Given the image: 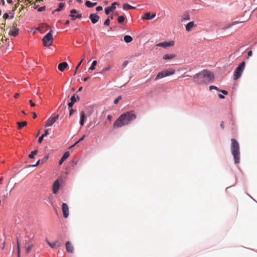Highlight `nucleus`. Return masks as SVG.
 Listing matches in <instances>:
<instances>
[{"label": "nucleus", "instance_id": "1", "mask_svg": "<svg viewBox=\"0 0 257 257\" xmlns=\"http://www.w3.org/2000/svg\"><path fill=\"white\" fill-rule=\"evenodd\" d=\"M136 118V115L133 111H130L121 114L114 121L113 127H120L123 125H127L130 122Z\"/></svg>", "mask_w": 257, "mask_h": 257}, {"label": "nucleus", "instance_id": "2", "mask_svg": "<svg viewBox=\"0 0 257 257\" xmlns=\"http://www.w3.org/2000/svg\"><path fill=\"white\" fill-rule=\"evenodd\" d=\"M194 81L198 84L212 82L214 79V74L211 71L204 70L193 76Z\"/></svg>", "mask_w": 257, "mask_h": 257}, {"label": "nucleus", "instance_id": "3", "mask_svg": "<svg viewBox=\"0 0 257 257\" xmlns=\"http://www.w3.org/2000/svg\"><path fill=\"white\" fill-rule=\"evenodd\" d=\"M231 154L233 156L235 164H238L240 160L239 145L237 141L234 139H231Z\"/></svg>", "mask_w": 257, "mask_h": 257}, {"label": "nucleus", "instance_id": "4", "mask_svg": "<svg viewBox=\"0 0 257 257\" xmlns=\"http://www.w3.org/2000/svg\"><path fill=\"white\" fill-rule=\"evenodd\" d=\"M175 69L174 68H169L165 69L159 72L155 78V80L157 81L160 79L174 74L175 73Z\"/></svg>", "mask_w": 257, "mask_h": 257}, {"label": "nucleus", "instance_id": "5", "mask_svg": "<svg viewBox=\"0 0 257 257\" xmlns=\"http://www.w3.org/2000/svg\"><path fill=\"white\" fill-rule=\"evenodd\" d=\"M245 65V62L243 61L236 68L233 74V78L234 80H237L241 76L244 69Z\"/></svg>", "mask_w": 257, "mask_h": 257}, {"label": "nucleus", "instance_id": "6", "mask_svg": "<svg viewBox=\"0 0 257 257\" xmlns=\"http://www.w3.org/2000/svg\"><path fill=\"white\" fill-rule=\"evenodd\" d=\"M52 30H51L42 39L43 43L44 46L49 47L52 45L53 42Z\"/></svg>", "mask_w": 257, "mask_h": 257}, {"label": "nucleus", "instance_id": "7", "mask_svg": "<svg viewBox=\"0 0 257 257\" xmlns=\"http://www.w3.org/2000/svg\"><path fill=\"white\" fill-rule=\"evenodd\" d=\"M59 117V114H57L53 117L49 118L46 122V124H45V127H48L52 126L56 121L58 119Z\"/></svg>", "mask_w": 257, "mask_h": 257}, {"label": "nucleus", "instance_id": "8", "mask_svg": "<svg viewBox=\"0 0 257 257\" xmlns=\"http://www.w3.org/2000/svg\"><path fill=\"white\" fill-rule=\"evenodd\" d=\"M17 26V23L14 22L13 24V29L11 30L9 32V34L11 36L16 37L19 34V29L16 28Z\"/></svg>", "mask_w": 257, "mask_h": 257}, {"label": "nucleus", "instance_id": "9", "mask_svg": "<svg viewBox=\"0 0 257 257\" xmlns=\"http://www.w3.org/2000/svg\"><path fill=\"white\" fill-rule=\"evenodd\" d=\"M175 42L173 41H171L170 42H163L159 43L157 44V46L158 47H162L163 48H167L169 47H172L174 45Z\"/></svg>", "mask_w": 257, "mask_h": 257}, {"label": "nucleus", "instance_id": "10", "mask_svg": "<svg viewBox=\"0 0 257 257\" xmlns=\"http://www.w3.org/2000/svg\"><path fill=\"white\" fill-rule=\"evenodd\" d=\"M62 209L64 217L67 218L69 216V207L68 205L65 203H63L62 204Z\"/></svg>", "mask_w": 257, "mask_h": 257}, {"label": "nucleus", "instance_id": "11", "mask_svg": "<svg viewBox=\"0 0 257 257\" xmlns=\"http://www.w3.org/2000/svg\"><path fill=\"white\" fill-rule=\"evenodd\" d=\"M70 12V15H69V17L71 18L72 20H75L77 18H82L81 14H78L76 16L73 15V14H76L78 12V11L75 9L71 10Z\"/></svg>", "mask_w": 257, "mask_h": 257}, {"label": "nucleus", "instance_id": "12", "mask_svg": "<svg viewBox=\"0 0 257 257\" xmlns=\"http://www.w3.org/2000/svg\"><path fill=\"white\" fill-rule=\"evenodd\" d=\"M60 188V184L58 180H56L53 185V193L57 194Z\"/></svg>", "mask_w": 257, "mask_h": 257}, {"label": "nucleus", "instance_id": "13", "mask_svg": "<svg viewBox=\"0 0 257 257\" xmlns=\"http://www.w3.org/2000/svg\"><path fill=\"white\" fill-rule=\"evenodd\" d=\"M89 19L93 24H95L98 21L99 17L96 14H92L89 16Z\"/></svg>", "mask_w": 257, "mask_h": 257}, {"label": "nucleus", "instance_id": "14", "mask_svg": "<svg viewBox=\"0 0 257 257\" xmlns=\"http://www.w3.org/2000/svg\"><path fill=\"white\" fill-rule=\"evenodd\" d=\"M66 249L68 252L73 253L74 247L72 244L70 242V241H68L65 243Z\"/></svg>", "mask_w": 257, "mask_h": 257}, {"label": "nucleus", "instance_id": "15", "mask_svg": "<svg viewBox=\"0 0 257 257\" xmlns=\"http://www.w3.org/2000/svg\"><path fill=\"white\" fill-rule=\"evenodd\" d=\"M48 244L52 248H55L56 247H60L61 246V242L59 240H56L54 242H50L48 240H47Z\"/></svg>", "mask_w": 257, "mask_h": 257}, {"label": "nucleus", "instance_id": "16", "mask_svg": "<svg viewBox=\"0 0 257 257\" xmlns=\"http://www.w3.org/2000/svg\"><path fill=\"white\" fill-rule=\"evenodd\" d=\"M70 154L68 151L66 152L63 156L62 157L61 159L59 161V165H62L63 162L66 160L69 157Z\"/></svg>", "mask_w": 257, "mask_h": 257}, {"label": "nucleus", "instance_id": "17", "mask_svg": "<svg viewBox=\"0 0 257 257\" xmlns=\"http://www.w3.org/2000/svg\"><path fill=\"white\" fill-rule=\"evenodd\" d=\"M68 66V64L66 62H63L60 63L58 66V69L61 71H63L65 68Z\"/></svg>", "mask_w": 257, "mask_h": 257}, {"label": "nucleus", "instance_id": "18", "mask_svg": "<svg viewBox=\"0 0 257 257\" xmlns=\"http://www.w3.org/2000/svg\"><path fill=\"white\" fill-rule=\"evenodd\" d=\"M176 57L174 54H166L163 56V59L165 60H170Z\"/></svg>", "mask_w": 257, "mask_h": 257}, {"label": "nucleus", "instance_id": "19", "mask_svg": "<svg viewBox=\"0 0 257 257\" xmlns=\"http://www.w3.org/2000/svg\"><path fill=\"white\" fill-rule=\"evenodd\" d=\"M116 9V7L111 5L110 7H108L105 9V13L106 15H108L111 12H113Z\"/></svg>", "mask_w": 257, "mask_h": 257}, {"label": "nucleus", "instance_id": "20", "mask_svg": "<svg viewBox=\"0 0 257 257\" xmlns=\"http://www.w3.org/2000/svg\"><path fill=\"white\" fill-rule=\"evenodd\" d=\"M85 118V114L83 111H81L80 112V124L81 125H84V120Z\"/></svg>", "mask_w": 257, "mask_h": 257}, {"label": "nucleus", "instance_id": "21", "mask_svg": "<svg viewBox=\"0 0 257 257\" xmlns=\"http://www.w3.org/2000/svg\"><path fill=\"white\" fill-rule=\"evenodd\" d=\"M155 16H156V14H153L151 17L150 13H147L145 14L144 16L142 18V19H146V20H151V19H153V18H154L155 17Z\"/></svg>", "mask_w": 257, "mask_h": 257}, {"label": "nucleus", "instance_id": "22", "mask_svg": "<svg viewBox=\"0 0 257 257\" xmlns=\"http://www.w3.org/2000/svg\"><path fill=\"white\" fill-rule=\"evenodd\" d=\"M17 241V255L18 257H21V251H20V243L18 237L16 238Z\"/></svg>", "mask_w": 257, "mask_h": 257}, {"label": "nucleus", "instance_id": "23", "mask_svg": "<svg viewBox=\"0 0 257 257\" xmlns=\"http://www.w3.org/2000/svg\"><path fill=\"white\" fill-rule=\"evenodd\" d=\"M194 26L195 25L193 22L188 23L186 26V30L187 31H190Z\"/></svg>", "mask_w": 257, "mask_h": 257}, {"label": "nucleus", "instance_id": "24", "mask_svg": "<svg viewBox=\"0 0 257 257\" xmlns=\"http://www.w3.org/2000/svg\"><path fill=\"white\" fill-rule=\"evenodd\" d=\"M17 123L18 125V129L21 130L23 127L26 126L27 124L26 121H23L21 122H17Z\"/></svg>", "mask_w": 257, "mask_h": 257}, {"label": "nucleus", "instance_id": "25", "mask_svg": "<svg viewBox=\"0 0 257 257\" xmlns=\"http://www.w3.org/2000/svg\"><path fill=\"white\" fill-rule=\"evenodd\" d=\"M97 5V3H91L90 1H86L85 2V6L88 8H92Z\"/></svg>", "mask_w": 257, "mask_h": 257}, {"label": "nucleus", "instance_id": "26", "mask_svg": "<svg viewBox=\"0 0 257 257\" xmlns=\"http://www.w3.org/2000/svg\"><path fill=\"white\" fill-rule=\"evenodd\" d=\"M123 40L125 42L128 43L131 42L133 41V38L129 35H125L123 38Z\"/></svg>", "mask_w": 257, "mask_h": 257}, {"label": "nucleus", "instance_id": "27", "mask_svg": "<svg viewBox=\"0 0 257 257\" xmlns=\"http://www.w3.org/2000/svg\"><path fill=\"white\" fill-rule=\"evenodd\" d=\"M135 7H133L128 4H124L123 5V9L124 10H127L130 9H135Z\"/></svg>", "mask_w": 257, "mask_h": 257}, {"label": "nucleus", "instance_id": "28", "mask_svg": "<svg viewBox=\"0 0 257 257\" xmlns=\"http://www.w3.org/2000/svg\"><path fill=\"white\" fill-rule=\"evenodd\" d=\"M111 67V65L109 64L107 66L103 68V69L100 72V73L104 74L106 71L109 70Z\"/></svg>", "mask_w": 257, "mask_h": 257}, {"label": "nucleus", "instance_id": "29", "mask_svg": "<svg viewBox=\"0 0 257 257\" xmlns=\"http://www.w3.org/2000/svg\"><path fill=\"white\" fill-rule=\"evenodd\" d=\"M34 247L33 244H31L28 246L25 247L26 249V254L29 253V252L31 251L32 248Z\"/></svg>", "mask_w": 257, "mask_h": 257}, {"label": "nucleus", "instance_id": "30", "mask_svg": "<svg viewBox=\"0 0 257 257\" xmlns=\"http://www.w3.org/2000/svg\"><path fill=\"white\" fill-rule=\"evenodd\" d=\"M48 27V25H47L46 24H42L39 27V30L41 33H43L44 31H43V29H45Z\"/></svg>", "mask_w": 257, "mask_h": 257}, {"label": "nucleus", "instance_id": "31", "mask_svg": "<svg viewBox=\"0 0 257 257\" xmlns=\"http://www.w3.org/2000/svg\"><path fill=\"white\" fill-rule=\"evenodd\" d=\"M97 62L96 60H94L92 62L91 66L89 68V70H93L95 69V66L96 65Z\"/></svg>", "mask_w": 257, "mask_h": 257}, {"label": "nucleus", "instance_id": "32", "mask_svg": "<svg viewBox=\"0 0 257 257\" xmlns=\"http://www.w3.org/2000/svg\"><path fill=\"white\" fill-rule=\"evenodd\" d=\"M38 153V150H35L34 151L31 152V154L29 155V157L30 158H34V156L37 155Z\"/></svg>", "mask_w": 257, "mask_h": 257}, {"label": "nucleus", "instance_id": "33", "mask_svg": "<svg viewBox=\"0 0 257 257\" xmlns=\"http://www.w3.org/2000/svg\"><path fill=\"white\" fill-rule=\"evenodd\" d=\"M124 17L123 16H119L117 18V21L119 23H122L124 21Z\"/></svg>", "mask_w": 257, "mask_h": 257}, {"label": "nucleus", "instance_id": "34", "mask_svg": "<svg viewBox=\"0 0 257 257\" xmlns=\"http://www.w3.org/2000/svg\"><path fill=\"white\" fill-rule=\"evenodd\" d=\"M70 99L71 101L75 103L77 101V99H79V97L78 96H77V98H76L75 94H74L72 96H71Z\"/></svg>", "mask_w": 257, "mask_h": 257}, {"label": "nucleus", "instance_id": "35", "mask_svg": "<svg viewBox=\"0 0 257 257\" xmlns=\"http://www.w3.org/2000/svg\"><path fill=\"white\" fill-rule=\"evenodd\" d=\"M64 7V4L63 3H60L59 5L58 8L55 10V11L59 12Z\"/></svg>", "mask_w": 257, "mask_h": 257}, {"label": "nucleus", "instance_id": "36", "mask_svg": "<svg viewBox=\"0 0 257 257\" xmlns=\"http://www.w3.org/2000/svg\"><path fill=\"white\" fill-rule=\"evenodd\" d=\"M85 136L83 135L77 142H76L73 146L71 147V148L75 146L76 144L80 142L81 141H83L84 139L85 138Z\"/></svg>", "mask_w": 257, "mask_h": 257}, {"label": "nucleus", "instance_id": "37", "mask_svg": "<svg viewBox=\"0 0 257 257\" xmlns=\"http://www.w3.org/2000/svg\"><path fill=\"white\" fill-rule=\"evenodd\" d=\"M190 19V17L188 14H187L185 15L182 18V21H186V20H189Z\"/></svg>", "mask_w": 257, "mask_h": 257}, {"label": "nucleus", "instance_id": "38", "mask_svg": "<svg viewBox=\"0 0 257 257\" xmlns=\"http://www.w3.org/2000/svg\"><path fill=\"white\" fill-rule=\"evenodd\" d=\"M122 97L121 96H118L117 98H116L114 100V103L115 104H116L118 103V101L119 100H120L121 99Z\"/></svg>", "mask_w": 257, "mask_h": 257}, {"label": "nucleus", "instance_id": "39", "mask_svg": "<svg viewBox=\"0 0 257 257\" xmlns=\"http://www.w3.org/2000/svg\"><path fill=\"white\" fill-rule=\"evenodd\" d=\"M209 89H210V90H212V89H215V90H219L218 88L216 86H213V85L210 86H209Z\"/></svg>", "mask_w": 257, "mask_h": 257}, {"label": "nucleus", "instance_id": "40", "mask_svg": "<svg viewBox=\"0 0 257 257\" xmlns=\"http://www.w3.org/2000/svg\"><path fill=\"white\" fill-rule=\"evenodd\" d=\"M110 24V20L109 18H107L104 22V25L106 26H108Z\"/></svg>", "mask_w": 257, "mask_h": 257}, {"label": "nucleus", "instance_id": "41", "mask_svg": "<svg viewBox=\"0 0 257 257\" xmlns=\"http://www.w3.org/2000/svg\"><path fill=\"white\" fill-rule=\"evenodd\" d=\"M45 9H46V7L45 6H43V7H41L40 8H39L38 9V11L39 12H43V11H45Z\"/></svg>", "mask_w": 257, "mask_h": 257}, {"label": "nucleus", "instance_id": "42", "mask_svg": "<svg viewBox=\"0 0 257 257\" xmlns=\"http://www.w3.org/2000/svg\"><path fill=\"white\" fill-rule=\"evenodd\" d=\"M84 60V58H82V60L79 62V63L78 64V65H77L76 67V71H77V69H78L79 67L80 66L81 63L82 62V61Z\"/></svg>", "mask_w": 257, "mask_h": 257}, {"label": "nucleus", "instance_id": "43", "mask_svg": "<svg viewBox=\"0 0 257 257\" xmlns=\"http://www.w3.org/2000/svg\"><path fill=\"white\" fill-rule=\"evenodd\" d=\"M44 137H45L44 136H43V135H42L40 137H39V140H38V142L39 143H41L42 142Z\"/></svg>", "mask_w": 257, "mask_h": 257}, {"label": "nucleus", "instance_id": "44", "mask_svg": "<svg viewBox=\"0 0 257 257\" xmlns=\"http://www.w3.org/2000/svg\"><path fill=\"white\" fill-rule=\"evenodd\" d=\"M103 9L102 7L101 6H98L96 7V10L97 11H102Z\"/></svg>", "mask_w": 257, "mask_h": 257}, {"label": "nucleus", "instance_id": "45", "mask_svg": "<svg viewBox=\"0 0 257 257\" xmlns=\"http://www.w3.org/2000/svg\"><path fill=\"white\" fill-rule=\"evenodd\" d=\"M40 160H38V161L37 162V163H36V164H35V165H29V167H30V166L35 167V166H38L39 164H40Z\"/></svg>", "mask_w": 257, "mask_h": 257}, {"label": "nucleus", "instance_id": "46", "mask_svg": "<svg viewBox=\"0 0 257 257\" xmlns=\"http://www.w3.org/2000/svg\"><path fill=\"white\" fill-rule=\"evenodd\" d=\"M74 103H75L74 102L71 101L70 102L68 103V105L69 107H72L73 106Z\"/></svg>", "mask_w": 257, "mask_h": 257}, {"label": "nucleus", "instance_id": "47", "mask_svg": "<svg viewBox=\"0 0 257 257\" xmlns=\"http://www.w3.org/2000/svg\"><path fill=\"white\" fill-rule=\"evenodd\" d=\"M3 18L5 19H7L9 18V14H7V13H5L3 15Z\"/></svg>", "mask_w": 257, "mask_h": 257}, {"label": "nucleus", "instance_id": "48", "mask_svg": "<svg viewBox=\"0 0 257 257\" xmlns=\"http://www.w3.org/2000/svg\"><path fill=\"white\" fill-rule=\"evenodd\" d=\"M29 102H30V105H31V106L32 107H34V106H35L36 105L35 103H34V102L32 101V100H29Z\"/></svg>", "mask_w": 257, "mask_h": 257}, {"label": "nucleus", "instance_id": "49", "mask_svg": "<svg viewBox=\"0 0 257 257\" xmlns=\"http://www.w3.org/2000/svg\"><path fill=\"white\" fill-rule=\"evenodd\" d=\"M48 134H49L48 130H46L45 131V133L43 135V136H44V137H46L48 135Z\"/></svg>", "mask_w": 257, "mask_h": 257}, {"label": "nucleus", "instance_id": "50", "mask_svg": "<svg viewBox=\"0 0 257 257\" xmlns=\"http://www.w3.org/2000/svg\"><path fill=\"white\" fill-rule=\"evenodd\" d=\"M75 110L73 109H71L69 111L70 116L72 115L74 112Z\"/></svg>", "mask_w": 257, "mask_h": 257}, {"label": "nucleus", "instance_id": "51", "mask_svg": "<svg viewBox=\"0 0 257 257\" xmlns=\"http://www.w3.org/2000/svg\"><path fill=\"white\" fill-rule=\"evenodd\" d=\"M128 63V62L127 61H125L123 64H122V66L123 67H125Z\"/></svg>", "mask_w": 257, "mask_h": 257}, {"label": "nucleus", "instance_id": "52", "mask_svg": "<svg viewBox=\"0 0 257 257\" xmlns=\"http://www.w3.org/2000/svg\"><path fill=\"white\" fill-rule=\"evenodd\" d=\"M48 158V156H46L42 161L41 163H44L45 162Z\"/></svg>", "mask_w": 257, "mask_h": 257}, {"label": "nucleus", "instance_id": "53", "mask_svg": "<svg viewBox=\"0 0 257 257\" xmlns=\"http://www.w3.org/2000/svg\"><path fill=\"white\" fill-rule=\"evenodd\" d=\"M252 51H248V53H247L248 57L251 56H252Z\"/></svg>", "mask_w": 257, "mask_h": 257}, {"label": "nucleus", "instance_id": "54", "mask_svg": "<svg viewBox=\"0 0 257 257\" xmlns=\"http://www.w3.org/2000/svg\"><path fill=\"white\" fill-rule=\"evenodd\" d=\"M220 91L224 95H227L228 94V92L226 90H220Z\"/></svg>", "mask_w": 257, "mask_h": 257}, {"label": "nucleus", "instance_id": "55", "mask_svg": "<svg viewBox=\"0 0 257 257\" xmlns=\"http://www.w3.org/2000/svg\"><path fill=\"white\" fill-rule=\"evenodd\" d=\"M32 114H33V117L34 118H36L37 117V115L36 112H32Z\"/></svg>", "mask_w": 257, "mask_h": 257}, {"label": "nucleus", "instance_id": "56", "mask_svg": "<svg viewBox=\"0 0 257 257\" xmlns=\"http://www.w3.org/2000/svg\"><path fill=\"white\" fill-rule=\"evenodd\" d=\"M220 126L223 129L224 128V122L223 121H221V123H220Z\"/></svg>", "mask_w": 257, "mask_h": 257}, {"label": "nucleus", "instance_id": "57", "mask_svg": "<svg viewBox=\"0 0 257 257\" xmlns=\"http://www.w3.org/2000/svg\"><path fill=\"white\" fill-rule=\"evenodd\" d=\"M112 6H113L114 7H115L116 5H119V3L117 2H114L111 4Z\"/></svg>", "mask_w": 257, "mask_h": 257}, {"label": "nucleus", "instance_id": "58", "mask_svg": "<svg viewBox=\"0 0 257 257\" xmlns=\"http://www.w3.org/2000/svg\"><path fill=\"white\" fill-rule=\"evenodd\" d=\"M19 5V3L16 4L15 5V8H14L13 11H15L16 10V9L17 8V7H18Z\"/></svg>", "mask_w": 257, "mask_h": 257}, {"label": "nucleus", "instance_id": "59", "mask_svg": "<svg viewBox=\"0 0 257 257\" xmlns=\"http://www.w3.org/2000/svg\"><path fill=\"white\" fill-rule=\"evenodd\" d=\"M107 118L109 120H111V118H112V116L111 115L109 114L107 115Z\"/></svg>", "mask_w": 257, "mask_h": 257}, {"label": "nucleus", "instance_id": "60", "mask_svg": "<svg viewBox=\"0 0 257 257\" xmlns=\"http://www.w3.org/2000/svg\"><path fill=\"white\" fill-rule=\"evenodd\" d=\"M218 96H219V97L220 98H221V99H223V98H224V95H222V94H219L218 95Z\"/></svg>", "mask_w": 257, "mask_h": 257}, {"label": "nucleus", "instance_id": "61", "mask_svg": "<svg viewBox=\"0 0 257 257\" xmlns=\"http://www.w3.org/2000/svg\"><path fill=\"white\" fill-rule=\"evenodd\" d=\"M39 5L36 4H34V9H38Z\"/></svg>", "mask_w": 257, "mask_h": 257}, {"label": "nucleus", "instance_id": "62", "mask_svg": "<svg viewBox=\"0 0 257 257\" xmlns=\"http://www.w3.org/2000/svg\"><path fill=\"white\" fill-rule=\"evenodd\" d=\"M88 78H89L88 77H84V78H83V81H86L88 80Z\"/></svg>", "mask_w": 257, "mask_h": 257}, {"label": "nucleus", "instance_id": "63", "mask_svg": "<svg viewBox=\"0 0 257 257\" xmlns=\"http://www.w3.org/2000/svg\"><path fill=\"white\" fill-rule=\"evenodd\" d=\"M7 2L9 4H12L13 3V1L12 0H7Z\"/></svg>", "mask_w": 257, "mask_h": 257}, {"label": "nucleus", "instance_id": "64", "mask_svg": "<svg viewBox=\"0 0 257 257\" xmlns=\"http://www.w3.org/2000/svg\"><path fill=\"white\" fill-rule=\"evenodd\" d=\"M70 23V21L69 20H67L66 22H65V25H69Z\"/></svg>", "mask_w": 257, "mask_h": 257}]
</instances>
